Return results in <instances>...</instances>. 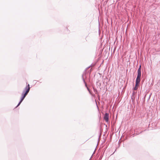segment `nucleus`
<instances>
[{"instance_id": "nucleus-1", "label": "nucleus", "mask_w": 160, "mask_h": 160, "mask_svg": "<svg viewBox=\"0 0 160 160\" xmlns=\"http://www.w3.org/2000/svg\"><path fill=\"white\" fill-rule=\"evenodd\" d=\"M141 76V66H140L138 71V75L136 81L135 86L133 88L134 90H136L140 81V78Z\"/></svg>"}, {"instance_id": "nucleus-2", "label": "nucleus", "mask_w": 160, "mask_h": 160, "mask_svg": "<svg viewBox=\"0 0 160 160\" xmlns=\"http://www.w3.org/2000/svg\"><path fill=\"white\" fill-rule=\"evenodd\" d=\"M25 90H26V91L24 94H22L23 96H22L20 102H19V103L18 104V105L17 106V107H18V106H19L20 105V104L21 102L24 99V98L28 94V93L29 92L30 90V87H29V84H28L26 86V87L25 89Z\"/></svg>"}, {"instance_id": "nucleus-3", "label": "nucleus", "mask_w": 160, "mask_h": 160, "mask_svg": "<svg viewBox=\"0 0 160 160\" xmlns=\"http://www.w3.org/2000/svg\"><path fill=\"white\" fill-rule=\"evenodd\" d=\"M25 90H26V91L24 94H22L23 96H22L20 102H19V103L18 104V105L17 106V107H18V106H19L20 105V104L21 102L24 99V98L28 94V93L29 92L30 90V87H29V84H28L26 86V87L25 89Z\"/></svg>"}, {"instance_id": "nucleus-4", "label": "nucleus", "mask_w": 160, "mask_h": 160, "mask_svg": "<svg viewBox=\"0 0 160 160\" xmlns=\"http://www.w3.org/2000/svg\"><path fill=\"white\" fill-rule=\"evenodd\" d=\"M25 90H26V91L24 94H22L23 96H22L20 102H19V103L18 104V105L17 106V107H18V106H19L20 105V104L21 102L24 99V98L28 94V93L29 92L30 90V87H29V84H28L26 86V87L25 89Z\"/></svg>"}, {"instance_id": "nucleus-5", "label": "nucleus", "mask_w": 160, "mask_h": 160, "mask_svg": "<svg viewBox=\"0 0 160 160\" xmlns=\"http://www.w3.org/2000/svg\"><path fill=\"white\" fill-rule=\"evenodd\" d=\"M108 118H109V114L107 113H106L104 117V120L107 122H108Z\"/></svg>"}]
</instances>
